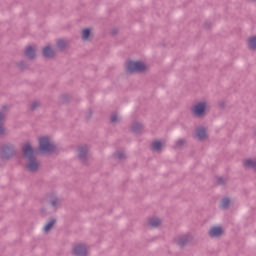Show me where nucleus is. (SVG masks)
<instances>
[{"label": "nucleus", "mask_w": 256, "mask_h": 256, "mask_svg": "<svg viewBox=\"0 0 256 256\" xmlns=\"http://www.w3.org/2000/svg\"><path fill=\"white\" fill-rule=\"evenodd\" d=\"M56 52L51 45L44 46L42 48V56L44 59H54Z\"/></svg>", "instance_id": "9d476101"}, {"label": "nucleus", "mask_w": 256, "mask_h": 256, "mask_svg": "<svg viewBox=\"0 0 256 256\" xmlns=\"http://www.w3.org/2000/svg\"><path fill=\"white\" fill-rule=\"evenodd\" d=\"M218 108L219 109H224L225 108V101L218 102Z\"/></svg>", "instance_id": "473e14b6"}, {"label": "nucleus", "mask_w": 256, "mask_h": 256, "mask_svg": "<svg viewBox=\"0 0 256 256\" xmlns=\"http://www.w3.org/2000/svg\"><path fill=\"white\" fill-rule=\"evenodd\" d=\"M216 185L225 186L227 185V178L224 177H217L216 178Z\"/></svg>", "instance_id": "a878e982"}, {"label": "nucleus", "mask_w": 256, "mask_h": 256, "mask_svg": "<svg viewBox=\"0 0 256 256\" xmlns=\"http://www.w3.org/2000/svg\"><path fill=\"white\" fill-rule=\"evenodd\" d=\"M91 117H93V111L92 110H89L86 114V119L87 121H89V119H91Z\"/></svg>", "instance_id": "7c9ffc66"}, {"label": "nucleus", "mask_w": 256, "mask_h": 256, "mask_svg": "<svg viewBox=\"0 0 256 256\" xmlns=\"http://www.w3.org/2000/svg\"><path fill=\"white\" fill-rule=\"evenodd\" d=\"M191 111L195 117H203V115H205V111H207V102H198L191 108Z\"/></svg>", "instance_id": "0eeeda50"}, {"label": "nucleus", "mask_w": 256, "mask_h": 256, "mask_svg": "<svg viewBox=\"0 0 256 256\" xmlns=\"http://www.w3.org/2000/svg\"><path fill=\"white\" fill-rule=\"evenodd\" d=\"M191 241H193V237L189 234L178 235L174 238V243H176L180 249L187 247Z\"/></svg>", "instance_id": "423d86ee"}, {"label": "nucleus", "mask_w": 256, "mask_h": 256, "mask_svg": "<svg viewBox=\"0 0 256 256\" xmlns=\"http://www.w3.org/2000/svg\"><path fill=\"white\" fill-rule=\"evenodd\" d=\"M117 33H119V29H117V28L112 29L111 32H110L112 37H115V35H117Z\"/></svg>", "instance_id": "2f4dec72"}, {"label": "nucleus", "mask_w": 256, "mask_h": 256, "mask_svg": "<svg viewBox=\"0 0 256 256\" xmlns=\"http://www.w3.org/2000/svg\"><path fill=\"white\" fill-rule=\"evenodd\" d=\"M57 47L59 51H65V49L67 48V42H65V40H58Z\"/></svg>", "instance_id": "b1692460"}, {"label": "nucleus", "mask_w": 256, "mask_h": 256, "mask_svg": "<svg viewBox=\"0 0 256 256\" xmlns=\"http://www.w3.org/2000/svg\"><path fill=\"white\" fill-rule=\"evenodd\" d=\"M47 201L48 204L53 207V209H57V207H59V205L61 204V200H59V197H57V195L55 194H50Z\"/></svg>", "instance_id": "ddd939ff"}, {"label": "nucleus", "mask_w": 256, "mask_h": 256, "mask_svg": "<svg viewBox=\"0 0 256 256\" xmlns=\"http://www.w3.org/2000/svg\"><path fill=\"white\" fill-rule=\"evenodd\" d=\"M60 99L61 103H69V94H63Z\"/></svg>", "instance_id": "c85d7f7f"}, {"label": "nucleus", "mask_w": 256, "mask_h": 256, "mask_svg": "<svg viewBox=\"0 0 256 256\" xmlns=\"http://www.w3.org/2000/svg\"><path fill=\"white\" fill-rule=\"evenodd\" d=\"M57 223V219L52 218L45 226H44V231L48 233L51 229H53V226Z\"/></svg>", "instance_id": "4be33fe9"}, {"label": "nucleus", "mask_w": 256, "mask_h": 256, "mask_svg": "<svg viewBox=\"0 0 256 256\" xmlns=\"http://www.w3.org/2000/svg\"><path fill=\"white\" fill-rule=\"evenodd\" d=\"M25 57L29 59L30 61H33L35 57H37V50H35V47L33 46H27L25 51H24Z\"/></svg>", "instance_id": "f8f14e48"}, {"label": "nucleus", "mask_w": 256, "mask_h": 256, "mask_svg": "<svg viewBox=\"0 0 256 256\" xmlns=\"http://www.w3.org/2000/svg\"><path fill=\"white\" fill-rule=\"evenodd\" d=\"M209 237H221L223 235V227L221 226H213L210 228L208 232Z\"/></svg>", "instance_id": "9b49d317"}, {"label": "nucleus", "mask_w": 256, "mask_h": 256, "mask_svg": "<svg viewBox=\"0 0 256 256\" xmlns=\"http://www.w3.org/2000/svg\"><path fill=\"white\" fill-rule=\"evenodd\" d=\"M9 114V106L3 105L0 110V137L5 135V126H3V121L7 119V115Z\"/></svg>", "instance_id": "6e6552de"}, {"label": "nucleus", "mask_w": 256, "mask_h": 256, "mask_svg": "<svg viewBox=\"0 0 256 256\" xmlns=\"http://www.w3.org/2000/svg\"><path fill=\"white\" fill-rule=\"evenodd\" d=\"M163 147V143L161 141L156 140L152 143V151H161Z\"/></svg>", "instance_id": "5701e85b"}, {"label": "nucleus", "mask_w": 256, "mask_h": 256, "mask_svg": "<svg viewBox=\"0 0 256 256\" xmlns=\"http://www.w3.org/2000/svg\"><path fill=\"white\" fill-rule=\"evenodd\" d=\"M244 167L246 169H253L256 172V160L246 159L244 161Z\"/></svg>", "instance_id": "f3484780"}, {"label": "nucleus", "mask_w": 256, "mask_h": 256, "mask_svg": "<svg viewBox=\"0 0 256 256\" xmlns=\"http://www.w3.org/2000/svg\"><path fill=\"white\" fill-rule=\"evenodd\" d=\"M115 159H119L120 161H123L125 159V153L118 151L114 154Z\"/></svg>", "instance_id": "cd10ccee"}, {"label": "nucleus", "mask_w": 256, "mask_h": 256, "mask_svg": "<svg viewBox=\"0 0 256 256\" xmlns=\"http://www.w3.org/2000/svg\"><path fill=\"white\" fill-rule=\"evenodd\" d=\"M183 145H185V140H183V139L177 140V142H176V147H177L178 149L181 148Z\"/></svg>", "instance_id": "c756f323"}, {"label": "nucleus", "mask_w": 256, "mask_h": 256, "mask_svg": "<svg viewBox=\"0 0 256 256\" xmlns=\"http://www.w3.org/2000/svg\"><path fill=\"white\" fill-rule=\"evenodd\" d=\"M89 37H91V29L85 28L82 30V41H88Z\"/></svg>", "instance_id": "aec40b11"}, {"label": "nucleus", "mask_w": 256, "mask_h": 256, "mask_svg": "<svg viewBox=\"0 0 256 256\" xmlns=\"http://www.w3.org/2000/svg\"><path fill=\"white\" fill-rule=\"evenodd\" d=\"M196 137L199 139V141H203L207 137V130L205 127H199L195 131Z\"/></svg>", "instance_id": "4468645a"}, {"label": "nucleus", "mask_w": 256, "mask_h": 256, "mask_svg": "<svg viewBox=\"0 0 256 256\" xmlns=\"http://www.w3.org/2000/svg\"><path fill=\"white\" fill-rule=\"evenodd\" d=\"M72 255L74 256H87V247L83 244H77L72 249Z\"/></svg>", "instance_id": "1a4fd4ad"}, {"label": "nucleus", "mask_w": 256, "mask_h": 256, "mask_svg": "<svg viewBox=\"0 0 256 256\" xmlns=\"http://www.w3.org/2000/svg\"><path fill=\"white\" fill-rule=\"evenodd\" d=\"M39 151L42 153H57L59 148L54 143H51V140L47 136H43L39 139Z\"/></svg>", "instance_id": "7ed1b4c3"}, {"label": "nucleus", "mask_w": 256, "mask_h": 256, "mask_svg": "<svg viewBox=\"0 0 256 256\" xmlns=\"http://www.w3.org/2000/svg\"><path fill=\"white\" fill-rule=\"evenodd\" d=\"M250 51H256V36L250 37L247 42Z\"/></svg>", "instance_id": "6ab92c4d"}, {"label": "nucleus", "mask_w": 256, "mask_h": 256, "mask_svg": "<svg viewBox=\"0 0 256 256\" xmlns=\"http://www.w3.org/2000/svg\"><path fill=\"white\" fill-rule=\"evenodd\" d=\"M250 1H252V3H256V0H250Z\"/></svg>", "instance_id": "f704fd0d"}, {"label": "nucleus", "mask_w": 256, "mask_h": 256, "mask_svg": "<svg viewBox=\"0 0 256 256\" xmlns=\"http://www.w3.org/2000/svg\"><path fill=\"white\" fill-rule=\"evenodd\" d=\"M39 107H41V102L35 100L30 104V111H36L37 109H39Z\"/></svg>", "instance_id": "393cba45"}, {"label": "nucleus", "mask_w": 256, "mask_h": 256, "mask_svg": "<svg viewBox=\"0 0 256 256\" xmlns=\"http://www.w3.org/2000/svg\"><path fill=\"white\" fill-rule=\"evenodd\" d=\"M231 206V198L230 197H225L221 199L220 202V207L224 210L229 209V207Z\"/></svg>", "instance_id": "a211bd4d"}, {"label": "nucleus", "mask_w": 256, "mask_h": 256, "mask_svg": "<svg viewBox=\"0 0 256 256\" xmlns=\"http://www.w3.org/2000/svg\"><path fill=\"white\" fill-rule=\"evenodd\" d=\"M22 155L24 159L28 160L26 169H28L30 173H36V171H39V162H37V157H35V150L33 149V146H31V143L26 142L22 146Z\"/></svg>", "instance_id": "f257e3e1"}, {"label": "nucleus", "mask_w": 256, "mask_h": 256, "mask_svg": "<svg viewBox=\"0 0 256 256\" xmlns=\"http://www.w3.org/2000/svg\"><path fill=\"white\" fill-rule=\"evenodd\" d=\"M17 156V149L15 145L11 142H6L0 145V159L2 161L8 162Z\"/></svg>", "instance_id": "f03ea898"}, {"label": "nucleus", "mask_w": 256, "mask_h": 256, "mask_svg": "<svg viewBox=\"0 0 256 256\" xmlns=\"http://www.w3.org/2000/svg\"><path fill=\"white\" fill-rule=\"evenodd\" d=\"M16 67H17V69H19V71H25L26 69H29L27 62H25L23 60L16 62Z\"/></svg>", "instance_id": "412c9836"}, {"label": "nucleus", "mask_w": 256, "mask_h": 256, "mask_svg": "<svg viewBox=\"0 0 256 256\" xmlns=\"http://www.w3.org/2000/svg\"><path fill=\"white\" fill-rule=\"evenodd\" d=\"M131 131H132V133L139 135V133H141V131H143V124L139 123V122H133L131 125Z\"/></svg>", "instance_id": "2eb2a0df"}, {"label": "nucleus", "mask_w": 256, "mask_h": 256, "mask_svg": "<svg viewBox=\"0 0 256 256\" xmlns=\"http://www.w3.org/2000/svg\"><path fill=\"white\" fill-rule=\"evenodd\" d=\"M148 225L152 227L153 229H157L159 225H161V219L157 217H152L148 219Z\"/></svg>", "instance_id": "dca6fc26"}, {"label": "nucleus", "mask_w": 256, "mask_h": 256, "mask_svg": "<svg viewBox=\"0 0 256 256\" xmlns=\"http://www.w3.org/2000/svg\"><path fill=\"white\" fill-rule=\"evenodd\" d=\"M211 22H205L204 23V29H211Z\"/></svg>", "instance_id": "72a5a7b5"}, {"label": "nucleus", "mask_w": 256, "mask_h": 256, "mask_svg": "<svg viewBox=\"0 0 256 256\" xmlns=\"http://www.w3.org/2000/svg\"><path fill=\"white\" fill-rule=\"evenodd\" d=\"M77 153H78V159L82 163V165H87L89 161V157H88L89 146L87 145L78 146Z\"/></svg>", "instance_id": "39448f33"}, {"label": "nucleus", "mask_w": 256, "mask_h": 256, "mask_svg": "<svg viewBox=\"0 0 256 256\" xmlns=\"http://www.w3.org/2000/svg\"><path fill=\"white\" fill-rule=\"evenodd\" d=\"M110 122L111 123H119V116L117 115V113H112L111 117H110Z\"/></svg>", "instance_id": "bb28decb"}, {"label": "nucleus", "mask_w": 256, "mask_h": 256, "mask_svg": "<svg viewBox=\"0 0 256 256\" xmlns=\"http://www.w3.org/2000/svg\"><path fill=\"white\" fill-rule=\"evenodd\" d=\"M147 71V65L141 61L130 60L126 63V72L130 75L133 73H145Z\"/></svg>", "instance_id": "20e7f679"}]
</instances>
